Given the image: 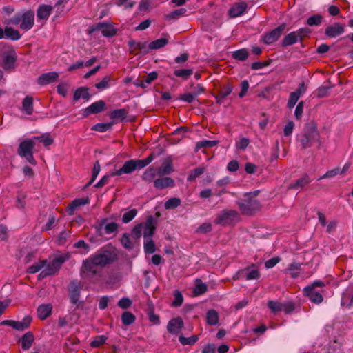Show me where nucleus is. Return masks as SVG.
<instances>
[{"label": "nucleus", "instance_id": "obj_1", "mask_svg": "<svg viewBox=\"0 0 353 353\" xmlns=\"http://www.w3.org/2000/svg\"><path fill=\"white\" fill-rule=\"evenodd\" d=\"M117 259V255L114 252L101 248L96 254L90 255L84 260L81 268V277H91L101 274V269L111 264Z\"/></svg>", "mask_w": 353, "mask_h": 353}, {"label": "nucleus", "instance_id": "obj_2", "mask_svg": "<svg viewBox=\"0 0 353 353\" xmlns=\"http://www.w3.org/2000/svg\"><path fill=\"white\" fill-rule=\"evenodd\" d=\"M154 159L153 154H150L144 159H130L125 162L119 170L112 172V176H120L123 174H131L136 170H140L149 165Z\"/></svg>", "mask_w": 353, "mask_h": 353}, {"label": "nucleus", "instance_id": "obj_3", "mask_svg": "<svg viewBox=\"0 0 353 353\" xmlns=\"http://www.w3.org/2000/svg\"><path fill=\"white\" fill-rule=\"evenodd\" d=\"M236 203L243 215H253L261 208L260 202L250 192L245 194L243 198L239 199Z\"/></svg>", "mask_w": 353, "mask_h": 353}, {"label": "nucleus", "instance_id": "obj_4", "mask_svg": "<svg viewBox=\"0 0 353 353\" xmlns=\"http://www.w3.org/2000/svg\"><path fill=\"white\" fill-rule=\"evenodd\" d=\"M34 22V13L32 10H25L17 12L12 18L9 19V23L18 26L24 30H30Z\"/></svg>", "mask_w": 353, "mask_h": 353}, {"label": "nucleus", "instance_id": "obj_5", "mask_svg": "<svg viewBox=\"0 0 353 353\" xmlns=\"http://www.w3.org/2000/svg\"><path fill=\"white\" fill-rule=\"evenodd\" d=\"M303 148L310 147L312 144L317 143L320 145V136L316 127L313 123L305 124L303 133L299 138Z\"/></svg>", "mask_w": 353, "mask_h": 353}, {"label": "nucleus", "instance_id": "obj_6", "mask_svg": "<svg viewBox=\"0 0 353 353\" xmlns=\"http://www.w3.org/2000/svg\"><path fill=\"white\" fill-rule=\"evenodd\" d=\"M34 146L35 142L33 139H26L19 143L17 148L18 155L32 165H37V161L33 156Z\"/></svg>", "mask_w": 353, "mask_h": 353}, {"label": "nucleus", "instance_id": "obj_7", "mask_svg": "<svg viewBox=\"0 0 353 353\" xmlns=\"http://www.w3.org/2000/svg\"><path fill=\"white\" fill-rule=\"evenodd\" d=\"M0 46L3 50L2 55V67L6 70L14 68V63L17 58L15 50L12 46L3 43H1Z\"/></svg>", "mask_w": 353, "mask_h": 353}, {"label": "nucleus", "instance_id": "obj_8", "mask_svg": "<svg viewBox=\"0 0 353 353\" xmlns=\"http://www.w3.org/2000/svg\"><path fill=\"white\" fill-rule=\"evenodd\" d=\"M240 219L239 214L234 210H223L217 215L214 221L216 225H228L238 222Z\"/></svg>", "mask_w": 353, "mask_h": 353}, {"label": "nucleus", "instance_id": "obj_9", "mask_svg": "<svg viewBox=\"0 0 353 353\" xmlns=\"http://www.w3.org/2000/svg\"><path fill=\"white\" fill-rule=\"evenodd\" d=\"M83 283L78 280L72 281L68 286V296L72 304L76 305V308L83 307V301H79L81 290L83 289Z\"/></svg>", "mask_w": 353, "mask_h": 353}, {"label": "nucleus", "instance_id": "obj_10", "mask_svg": "<svg viewBox=\"0 0 353 353\" xmlns=\"http://www.w3.org/2000/svg\"><path fill=\"white\" fill-rule=\"evenodd\" d=\"M100 30L101 34L106 37H112L117 34V30L112 24L107 23H99L91 26L88 29V34H92L94 32Z\"/></svg>", "mask_w": 353, "mask_h": 353}, {"label": "nucleus", "instance_id": "obj_11", "mask_svg": "<svg viewBox=\"0 0 353 353\" xmlns=\"http://www.w3.org/2000/svg\"><path fill=\"white\" fill-rule=\"evenodd\" d=\"M32 317L30 316H26L21 321L14 320H4L0 323L1 325L10 326L17 331L22 332L26 330L30 325L32 322Z\"/></svg>", "mask_w": 353, "mask_h": 353}, {"label": "nucleus", "instance_id": "obj_12", "mask_svg": "<svg viewBox=\"0 0 353 353\" xmlns=\"http://www.w3.org/2000/svg\"><path fill=\"white\" fill-rule=\"evenodd\" d=\"M285 27L286 24L283 23L272 31L265 33L263 35V41L267 45L272 44L276 41L281 36L282 32L285 30Z\"/></svg>", "mask_w": 353, "mask_h": 353}, {"label": "nucleus", "instance_id": "obj_13", "mask_svg": "<svg viewBox=\"0 0 353 353\" xmlns=\"http://www.w3.org/2000/svg\"><path fill=\"white\" fill-rule=\"evenodd\" d=\"M128 45L130 49V54H134L135 50H139L142 54H146L149 52V46L147 42H140L130 39L128 41Z\"/></svg>", "mask_w": 353, "mask_h": 353}, {"label": "nucleus", "instance_id": "obj_14", "mask_svg": "<svg viewBox=\"0 0 353 353\" xmlns=\"http://www.w3.org/2000/svg\"><path fill=\"white\" fill-rule=\"evenodd\" d=\"M345 32L344 26L340 23H334L329 26L325 30V35L329 38H334Z\"/></svg>", "mask_w": 353, "mask_h": 353}, {"label": "nucleus", "instance_id": "obj_15", "mask_svg": "<svg viewBox=\"0 0 353 353\" xmlns=\"http://www.w3.org/2000/svg\"><path fill=\"white\" fill-rule=\"evenodd\" d=\"M184 323L181 317L172 319L167 325V330L172 334H178Z\"/></svg>", "mask_w": 353, "mask_h": 353}, {"label": "nucleus", "instance_id": "obj_16", "mask_svg": "<svg viewBox=\"0 0 353 353\" xmlns=\"http://www.w3.org/2000/svg\"><path fill=\"white\" fill-rule=\"evenodd\" d=\"M248 8L245 2H239L234 3L228 10V15L231 18H236L244 14Z\"/></svg>", "mask_w": 353, "mask_h": 353}, {"label": "nucleus", "instance_id": "obj_17", "mask_svg": "<svg viewBox=\"0 0 353 353\" xmlns=\"http://www.w3.org/2000/svg\"><path fill=\"white\" fill-rule=\"evenodd\" d=\"M105 103L103 100L97 101L92 103L84 110L83 115L87 117L91 114H98L105 110Z\"/></svg>", "mask_w": 353, "mask_h": 353}, {"label": "nucleus", "instance_id": "obj_18", "mask_svg": "<svg viewBox=\"0 0 353 353\" xmlns=\"http://www.w3.org/2000/svg\"><path fill=\"white\" fill-rule=\"evenodd\" d=\"M174 172L172 159L168 157L165 159L161 165L157 169V175L164 176Z\"/></svg>", "mask_w": 353, "mask_h": 353}, {"label": "nucleus", "instance_id": "obj_19", "mask_svg": "<svg viewBox=\"0 0 353 353\" xmlns=\"http://www.w3.org/2000/svg\"><path fill=\"white\" fill-rule=\"evenodd\" d=\"M59 77V74L56 72H50L42 74L39 77L37 83L40 85H46L57 81Z\"/></svg>", "mask_w": 353, "mask_h": 353}, {"label": "nucleus", "instance_id": "obj_20", "mask_svg": "<svg viewBox=\"0 0 353 353\" xmlns=\"http://www.w3.org/2000/svg\"><path fill=\"white\" fill-rule=\"evenodd\" d=\"M304 294L306 296H307L312 302L319 304L321 303L323 300V296L319 292L316 291L314 289H312L310 287H305L303 290Z\"/></svg>", "mask_w": 353, "mask_h": 353}, {"label": "nucleus", "instance_id": "obj_21", "mask_svg": "<svg viewBox=\"0 0 353 353\" xmlns=\"http://www.w3.org/2000/svg\"><path fill=\"white\" fill-rule=\"evenodd\" d=\"M34 341V336L33 332L30 331L26 332L21 339V349L24 351L30 350Z\"/></svg>", "mask_w": 353, "mask_h": 353}, {"label": "nucleus", "instance_id": "obj_22", "mask_svg": "<svg viewBox=\"0 0 353 353\" xmlns=\"http://www.w3.org/2000/svg\"><path fill=\"white\" fill-rule=\"evenodd\" d=\"M90 203L89 198H80L74 199L73 201H72L67 209L68 214L69 215H73L74 213V211L77 210V208L84 205L86 204H88Z\"/></svg>", "mask_w": 353, "mask_h": 353}, {"label": "nucleus", "instance_id": "obj_23", "mask_svg": "<svg viewBox=\"0 0 353 353\" xmlns=\"http://www.w3.org/2000/svg\"><path fill=\"white\" fill-rule=\"evenodd\" d=\"M174 185V181L170 177L159 178L154 181L157 189H165Z\"/></svg>", "mask_w": 353, "mask_h": 353}, {"label": "nucleus", "instance_id": "obj_24", "mask_svg": "<svg viewBox=\"0 0 353 353\" xmlns=\"http://www.w3.org/2000/svg\"><path fill=\"white\" fill-rule=\"evenodd\" d=\"M311 182V179L307 174L303 175L302 177L298 179L294 183H290L288 190H299L302 189Z\"/></svg>", "mask_w": 353, "mask_h": 353}, {"label": "nucleus", "instance_id": "obj_25", "mask_svg": "<svg viewBox=\"0 0 353 353\" xmlns=\"http://www.w3.org/2000/svg\"><path fill=\"white\" fill-rule=\"evenodd\" d=\"M52 7L51 6L43 4L40 6L37 12V17L41 20H47L51 14Z\"/></svg>", "mask_w": 353, "mask_h": 353}, {"label": "nucleus", "instance_id": "obj_26", "mask_svg": "<svg viewBox=\"0 0 353 353\" xmlns=\"http://www.w3.org/2000/svg\"><path fill=\"white\" fill-rule=\"evenodd\" d=\"M232 92V86L230 84H227L222 88L219 93L214 96L216 103L221 104L223 102V99H225Z\"/></svg>", "mask_w": 353, "mask_h": 353}, {"label": "nucleus", "instance_id": "obj_27", "mask_svg": "<svg viewBox=\"0 0 353 353\" xmlns=\"http://www.w3.org/2000/svg\"><path fill=\"white\" fill-rule=\"evenodd\" d=\"M238 274L239 277H243L246 280L257 279L260 276V273L258 270L254 269L249 271L248 268L239 271Z\"/></svg>", "mask_w": 353, "mask_h": 353}, {"label": "nucleus", "instance_id": "obj_28", "mask_svg": "<svg viewBox=\"0 0 353 353\" xmlns=\"http://www.w3.org/2000/svg\"><path fill=\"white\" fill-rule=\"evenodd\" d=\"M52 307L51 304H42L37 308L38 317L41 320H45L52 313Z\"/></svg>", "mask_w": 353, "mask_h": 353}, {"label": "nucleus", "instance_id": "obj_29", "mask_svg": "<svg viewBox=\"0 0 353 353\" xmlns=\"http://www.w3.org/2000/svg\"><path fill=\"white\" fill-rule=\"evenodd\" d=\"M33 97L27 95L22 102V110L28 115H31L33 112Z\"/></svg>", "mask_w": 353, "mask_h": 353}, {"label": "nucleus", "instance_id": "obj_30", "mask_svg": "<svg viewBox=\"0 0 353 353\" xmlns=\"http://www.w3.org/2000/svg\"><path fill=\"white\" fill-rule=\"evenodd\" d=\"M298 34L296 32H292L284 37L282 40L281 45L282 46H291L296 43L299 41Z\"/></svg>", "mask_w": 353, "mask_h": 353}, {"label": "nucleus", "instance_id": "obj_31", "mask_svg": "<svg viewBox=\"0 0 353 353\" xmlns=\"http://www.w3.org/2000/svg\"><path fill=\"white\" fill-rule=\"evenodd\" d=\"M90 97V94L88 92V88L85 87H81L77 88L73 95V99L74 101L79 100L80 98H82L86 101L89 100Z\"/></svg>", "mask_w": 353, "mask_h": 353}, {"label": "nucleus", "instance_id": "obj_32", "mask_svg": "<svg viewBox=\"0 0 353 353\" xmlns=\"http://www.w3.org/2000/svg\"><path fill=\"white\" fill-rule=\"evenodd\" d=\"M128 114L125 108L114 110L110 112V117L114 120L123 121Z\"/></svg>", "mask_w": 353, "mask_h": 353}, {"label": "nucleus", "instance_id": "obj_33", "mask_svg": "<svg viewBox=\"0 0 353 353\" xmlns=\"http://www.w3.org/2000/svg\"><path fill=\"white\" fill-rule=\"evenodd\" d=\"M206 321L208 325H216L219 323V314L214 310H209L206 314Z\"/></svg>", "mask_w": 353, "mask_h": 353}, {"label": "nucleus", "instance_id": "obj_34", "mask_svg": "<svg viewBox=\"0 0 353 353\" xmlns=\"http://www.w3.org/2000/svg\"><path fill=\"white\" fill-rule=\"evenodd\" d=\"M5 36L12 41H17L21 37L19 32L11 27L5 28Z\"/></svg>", "mask_w": 353, "mask_h": 353}, {"label": "nucleus", "instance_id": "obj_35", "mask_svg": "<svg viewBox=\"0 0 353 353\" xmlns=\"http://www.w3.org/2000/svg\"><path fill=\"white\" fill-rule=\"evenodd\" d=\"M249 56V52L246 48H242L233 52L232 58L241 61H245Z\"/></svg>", "mask_w": 353, "mask_h": 353}, {"label": "nucleus", "instance_id": "obj_36", "mask_svg": "<svg viewBox=\"0 0 353 353\" xmlns=\"http://www.w3.org/2000/svg\"><path fill=\"white\" fill-rule=\"evenodd\" d=\"M157 174V170L150 167L145 170L142 176V179L148 183L152 182Z\"/></svg>", "mask_w": 353, "mask_h": 353}, {"label": "nucleus", "instance_id": "obj_37", "mask_svg": "<svg viewBox=\"0 0 353 353\" xmlns=\"http://www.w3.org/2000/svg\"><path fill=\"white\" fill-rule=\"evenodd\" d=\"M168 43V40L165 38H161L150 42L149 46L150 50H157L161 48H163Z\"/></svg>", "mask_w": 353, "mask_h": 353}, {"label": "nucleus", "instance_id": "obj_38", "mask_svg": "<svg viewBox=\"0 0 353 353\" xmlns=\"http://www.w3.org/2000/svg\"><path fill=\"white\" fill-rule=\"evenodd\" d=\"M186 12L187 10L181 8L166 14L165 18L167 20H175L179 19L180 17L185 15Z\"/></svg>", "mask_w": 353, "mask_h": 353}, {"label": "nucleus", "instance_id": "obj_39", "mask_svg": "<svg viewBox=\"0 0 353 353\" xmlns=\"http://www.w3.org/2000/svg\"><path fill=\"white\" fill-rule=\"evenodd\" d=\"M205 168L204 167H198L190 172V174L188 176V181L192 182L194 181L197 177L202 175L205 172Z\"/></svg>", "mask_w": 353, "mask_h": 353}, {"label": "nucleus", "instance_id": "obj_40", "mask_svg": "<svg viewBox=\"0 0 353 353\" xmlns=\"http://www.w3.org/2000/svg\"><path fill=\"white\" fill-rule=\"evenodd\" d=\"M33 139H34V140L39 141L46 147H48V146L52 145L54 142L53 139L50 137V134H48V133L43 134L42 135L39 136V137H34Z\"/></svg>", "mask_w": 353, "mask_h": 353}, {"label": "nucleus", "instance_id": "obj_41", "mask_svg": "<svg viewBox=\"0 0 353 353\" xmlns=\"http://www.w3.org/2000/svg\"><path fill=\"white\" fill-rule=\"evenodd\" d=\"M121 243L126 250H131L134 248V243L131 241L128 233L123 234Z\"/></svg>", "mask_w": 353, "mask_h": 353}, {"label": "nucleus", "instance_id": "obj_42", "mask_svg": "<svg viewBox=\"0 0 353 353\" xmlns=\"http://www.w3.org/2000/svg\"><path fill=\"white\" fill-rule=\"evenodd\" d=\"M135 316L130 312H124L121 315L122 323L124 325H130L135 321Z\"/></svg>", "mask_w": 353, "mask_h": 353}, {"label": "nucleus", "instance_id": "obj_43", "mask_svg": "<svg viewBox=\"0 0 353 353\" xmlns=\"http://www.w3.org/2000/svg\"><path fill=\"white\" fill-rule=\"evenodd\" d=\"M46 263V260L40 261L39 263H36L30 266L27 270V272L29 274H35L44 268Z\"/></svg>", "mask_w": 353, "mask_h": 353}, {"label": "nucleus", "instance_id": "obj_44", "mask_svg": "<svg viewBox=\"0 0 353 353\" xmlns=\"http://www.w3.org/2000/svg\"><path fill=\"white\" fill-rule=\"evenodd\" d=\"M198 340L199 337L197 335H193L190 337H185L183 336H180L179 337V341L183 345H193L198 341Z\"/></svg>", "mask_w": 353, "mask_h": 353}, {"label": "nucleus", "instance_id": "obj_45", "mask_svg": "<svg viewBox=\"0 0 353 353\" xmlns=\"http://www.w3.org/2000/svg\"><path fill=\"white\" fill-rule=\"evenodd\" d=\"M181 203L179 198L174 197L168 199L164 204V207L167 210H172L179 207Z\"/></svg>", "mask_w": 353, "mask_h": 353}, {"label": "nucleus", "instance_id": "obj_46", "mask_svg": "<svg viewBox=\"0 0 353 353\" xmlns=\"http://www.w3.org/2000/svg\"><path fill=\"white\" fill-rule=\"evenodd\" d=\"M208 290V286L205 283H203L200 279L196 280V286L194 289V293L196 295H201Z\"/></svg>", "mask_w": 353, "mask_h": 353}, {"label": "nucleus", "instance_id": "obj_47", "mask_svg": "<svg viewBox=\"0 0 353 353\" xmlns=\"http://www.w3.org/2000/svg\"><path fill=\"white\" fill-rule=\"evenodd\" d=\"M174 74L176 77H180L183 79H188L191 75L193 74L192 69H181L176 70L174 72Z\"/></svg>", "mask_w": 353, "mask_h": 353}, {"label": "nucleus", "instance_id": "obj_48", "mask_svg": "<svg viewBox=\"0 0 353 353\" xmlns=\"http://www.w3.org/2000/svg\"><path fill=\"white\" fill-rule=\"evenodd\" d=\"M323 21L322 15L314 14L307 19V24L310 26H319Z\"/></svg>", "mask_w": 353, "mask_h": 353}, {"label": "nucleus", "instance_id": "obj_49", "mask_svg": "<svg viewBox=\"0 0 353 353\" xmlns=\"http://www.w3.org/2000/svg\"><path fill=\"white\" fill-rule=\"evenodd\" d=\"M219 143V141H218V140H213V141L205 140V141H199L196 143V149L199 150V149L203 148H212V147L218 145Z\"/></svg>", "mask_w": 353, "mask_h": 353}, {"label": "nucleus", "instance_id": "obj_50", "mask_svg": "<svg viewBox=\"0 0 353 353\" xmlns=\"http://www.w3.org/2000/svg\"><path fill=\"white\" fill-rule=\"evenodd\" d=\"M144 250L145 252L148 254H152L155 252V244L152 239H145Z\"/></svg>", "mask_w": 353, "mask_h": 353}, {"label": "nucleus", "instance_id": "obj_51", "mask_svg": "<svg viewBox=\"0 0 353 353\" xmlns=\"http://www.w3.org/2000/svg\"><path fill=\"white\" fill-rule=\"evenodd\" d=\"M330 89V86L329 85H322L315 90L314 94L318 98L325 97L328 95Z\"/></svg>", "mask_w": 353, "mask_h": 353}, {"label": "nucleus", "instance_id": "obj_52", "mask_svg": "<svg viewBox=\"0 0 353 353\" xmlns=\"http://www.w3.org/2000/svg\"><path fill=\"white\" fill-rule=\"evenodd\" d=\"M112 123H97L92 127V130L98 131L100 132H104L111 128Z\"/></svg>", "mask_w": 353, "mask_h": 353}, {"label": "nucleus", "instance_id": "obj_53", "mask_svg": "<svg viewBox=\"0 0 353 353\" xmlns=\"http://www.w3.org/2000/svg\"><path fill=\"white\" fill-rule=\"evenodd\" d=\"M26 198V194L23 192H17L16 201H17V207L19 209H23L25 208L26 201L25 199Z\"/></svg>", "mask_w": 353, "mask_h": 353}, {"label": "nucleus", "instance_id": "obj_54", "mask_svg": "<svg viewBox=\"0 0 353 353\" xmlns=\"http://www.w3.org/2000/svg\"><path fill=\"white\" fill-rule=\"evenodd\" d=\"M111 77L109 75L105 76L103 79L95 84V88L99 90H104L109 87V83L111 81Z\"/></svg>", "mask_w": 353, "mask_h": 353}, {"label": "nucleus", "instance_id": "obj_55", "mask_svg": "<svg viewBox=\"0 0 353 353\" xmlns=\"http://www.w3.org/2000/svg\"><path fill=\"white\" fill-rule=\"evenodd\" d=\"M137 210L136 209H132L130 211L125 212L122 216V222L123 223H128L130 222L137 215Z\"/></svg>", "mask_w": 353, "mask_h": 353}, {"label": "nucleus", "instance_id": "obj_56", "mask_svg": "<svg viewBox=\"0 0 353 353\" xmlns=\"http://www.w3.org/2000/svg\"><path fill=\"white\" fill-rule=\"evenodd\" d=\"M282 305L283 303L274 301H269L268 302V307L274 313L282 311Z\"/></svg>", "mask_w": 353, "mask_h": 353}, {"label": "nucleus", "instance_id": "obj_57", "mask_svg": "<svg viewBox=\"0 0 353 353\" xmlns=\"http://www.w3.org/2000/svg\"><path fill=\"white\" fill-rule=\"evenodd\" d=\"M174 299L172 301V306L174 307H178L181 306L183 301V297L181 292L175 291L174 292Z\"/></svg>", "mask_w": 353, "mask_h": 353}, {"label": "nucleus", "instance_id": "obj_58", "mask_svg": "<svg viewBox=\"0 0 353 353\" xmlns=\"http://www.w3.org/2000/svg\"><path fill=\"white\" fill-rule=\"evenodd\" d=\"M300 97L299 94L294 92H291L287 104L288 108L290 109L294 108Z\"/></svg>", "mask_w": 353, "mask_h": 353}, {"label": "nucleus", "instance_id": "obj_59", "mask_svg": "<svg viewBox=\"0 0 353 353\" xmlns=\"http://www.w3.org/2000/svg\"><path fill=\"white\" fill-rule=\"evenodd\" d=\"M107 340V337L104 335H101L95 337L91 342L90 345L92 347H98L104 344Z\"/></svg>", "mask_w": 353, "mask_h": 353}, {"label": "nucleus", "instance_id": "obj_60", "mask_svg": "<svg viewBox=\"0 0 353 353\" xmlns=\"http://www.w3.org/2000/svg\"><path fill=\"white\" fill-rule=\"evenodd\" d=\"M132 301L128 297H123L119 300L117 305L123 310L129 308L132 305Z\"/></svg>", "mask_w": 353, "mask_h": 353}, {"label": "nucleus", "instance_id": "obj_61", "mask_svg": "<svg viewBox=\"0 0 353 353\" xmlns=\"http://www.w3.org/2000/svg\"><path fill=\"white\" fill-rule=\"evenodd\" d=\"M212 230V226L209 223H204L201 224L196 230V232L200 234H206Z\"/></svg>", "mask_w": 353, "mask_h": 353}, {"label": "nucleus", "instance_id": "obj_62", "mask_svg": "<svg viewBox=\"0 0 353 353\" xmlns=\"http://www.w3.org/2000/svg\"><path fill=\"white\" fill-rule=\"evenodd\" d=\"M196 97L192 92L181 94L179 97V99L187 102L188 103H192L195 100Z\"/></svg>", "mask_w": 353, "mask_h": 353}, {"label": "nucleus", "instance_id": "obj_63", "mask_svg": "<svg viewBox=\"0 0 353 353\" xmlns=\"http://www.w3.org/2000/svg\"><path fill=\"white\" fill-rule=\"evenodd\" d=\"M44 270L49 274L50 276H52L55 274L59 268L53 261H52L46 265Z\"/></svg>", "mask_w": 353, "mask_h": 353}, {"label": "nucleus", "instance_id": "obj_64", "mask_svg": "<svg viewBox=\"0 0 353 353\" xmlns=\"http://www.w3.org/2000/svg\"><path fill=\"white\" fill-rule=\"evenodd\" d=\"M70 236V232L66 230H64L60 232L59 235L57 237V241L59 245H63L67 239Z\"/></svg>", "mask_w": 353, "mask_h": 353}]
</instances>
